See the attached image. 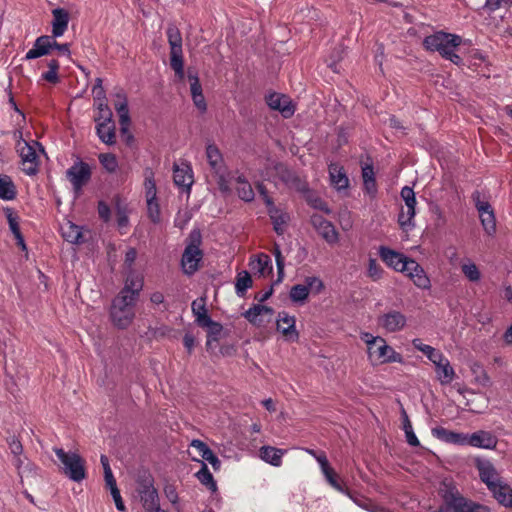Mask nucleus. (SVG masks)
Masks as SVG:
<instances>
[{"label": "nucleus", "mask_w": 512, "mask_h": 512, "mask_svg": "<svg viewBox=\"0 0 512 512\" xmlns=\"http://www.w3.org/2000/svg\"><path fill=\"white\" fill-rule=\"evenodd\" d=\"M37 150L44 152L37 141L20 140L17 143V151L21 158V169L27 175H35L39 170L40 161Z\"/></svg>", "instance_id": "obj_5"}, {"label": "nucleus", "mask_w": 512, "mask_h": 512, "mask_svg": "<svg viewBox=\"0 0 512 512\" xmlns=\"http://www.w3.org/2000/svg\"><path fill=\"white\" fill-rule=\"evenodd\" d=\"M17 196V188L10 176L0 174V199L14 200Z\"/></svg>", "instance_id": "obj_36"}, {"label": "nucleus", "mask_w": 512, "mask_h": 512, "mask_svg": "<svg viewBox=\"0 0 512 512\" xmlns=\"http://www.w3.org/2000/svg\"><path fill=\"white\" fill-rule=\"evenodd\" d=\"M383 272L384 271L378 261L374 258H370L368 261L367 276L372 281H378L382 278Z\"/></svg>", "instance_id": "obj_49"}, {"label": "nucleus", "mask_w": 512, "mask_h": 512, "mask_svg": "<svg viewBox=\"0 0 512 512\" xmlns=\"http://www.w3.org/2000/svg\"><path fill=\"white\" fill-rule=\"evenodd\" d=\"M305 285L308 287V292L319 294L324 289V283L319 277L311 276L305 279Z\"/></svg>", "instance_id": "obj_55"}, {"label": "nucleus", "mask_w": 512, "mask_h": 512, "mask_svg": "<svg viewBox=\"0 0 512 512\" xmlns=\"http://www.w3.org/2000/svg\"><path fill=\"white\" fill-rule=\"evenodd\" d=\"M128 296L117 295L112 302L110 316L115 326L124 329L127 328L135 317V301L128 299Z\"/></svg>", "instance_id": "obj_6"}, {"label": "nucleus", "mask_w": 512, "mask_h": 512, "mask_svg": "<svg viewBox=\"0 0 512 512\" xmlns=\"http://www.w3.org/2000/svg\"><path fill=\"white\" fill-rule=\"evenodd\" d=\"M360 338L367 346L368 359L373 365L403 362L402 355L389 346L381 336L361 332Z\"/></svg>", "instance_id": "obj_1"}, {"label": "nucleus", "mask_w": 512, "mask_h": 512, "mask_svg": "<svg viewBox=\"0 0 512 512\" xmlns=\"http://www.w3.org/2000/svg\"><path fill=\"white\" fill-rule=\"evenodd\" d=\"M60 231L63 238L72 244H77L82 241L81 227L69 220L61 224Z\"/></svg>", "instance_id": "obj_34"}, {"label": "nucleus", "mask_w": 512, "mask_h": 512, "mask_svg": "<svg viewBox=\"0 0 512 512\" xmlns=\"http://www.w3.org/2000/svg\"><path fill=\"white\" fill-rule=\"evenodd\" d=\"M435 371L441 385H448L455 378V371L447 358L435 365Z\"/></svg>", "instance_id": "obj_35"}, {"label": "nucleus", "mask_w": 512, "mask_h": 512, "mask_svg": "<svg viewBox=\"0 0 512 512\" xmlns=\"http://www.w3.org/2000/svg\"><path fill=\"white\" fill-rule=\"evenodd\" d=\"M461 44L460 36L446 32H437L424 39L426 49L439 52L442 57L456 65L462 62L461 57L455 52Z\"/></svg>", "instance_id": "obj_2"}, {"label": "nucleus", "mask_w": 512, "mask_h": 512, "mask_svg": "<svg viewBox=\"0 0 512 512\" xmlns=\"http://www.w3.org/2000/svg\"><path fill=\"white\" fill-rule=\"evenodd\" d=\"M404 273L413 281V283L420 289H429L430 279L426 275L424 269L413 259L408 262Z\"/></svg>", "instance_id": "obj_21"}, {"label": "nucleus", "mask_w": 512, "mask_h": 512, "mask_svg": "<svg viewBox=\"0 0 512 512\" xmlns=\"http://www.w3.org/2000/svg\"><path fill=\"white\" fill-rule=\"evenodd\" d=\"M473 373L477 374L475 377L476 383L482 385V386H488L490 379L487 375V373L481 368L479 365H474L473 367Z\"/></svg>", "instance_id": "obj_60"}, {"label": "nucleus", "mask_w": 512, "mask_h": 512, "mask_svg": "<svg viewBox=\"0 0 512 512\" xmlns=\"http://www.w3.org/2000/svg\"><path fill=\"white\" fill-rule=\"evenodd\" d=\"M144 189L146 200L157 199V188L154 180V172L147 168L144 171Z\"/></svg>", "instance_id": "obj_40"}, {"label": "nucleus", "mask_w": 512, "mask_h": 512, "mask_svg": "<svg viewBox=\"0 0 512 512\" xmlns=\"http://www.w3.org/2000/svg\"><path fill=\"white\" fill-rule=\"evenodd\" d=\"M202 327L208 329V339H207V345L211 344V341H217L219 338V335L222 332V325L218 322H215L211 319L210 324H204Z\"/></svg>", "instance_id": "obj_51"}, {"label": "nucleus", "mask_w": 512, "mask_h": 512, "mask_svg": "<svg viewBox=\"0 0 512 512\" xmlns=\"http://www.w3.org/2000/svg\"><path fill=\"white\" fill-rule=\"evenodd\" d=\"M92 94H93V99H94V103L95 102H100V101H107L106 100V93H105V90L102 86V79L101 78H97L96 81H95V85L93 86V89H92Z\"/></svg>", "instance_id": "obj_58"}, {"label": "nucleus", "mask_w": 512, "mask_h": 512, "mask_svg": "<svg viewBox=\"0 0 512 512\" xmlns=\"http://www.w3.org/2000/svg\"><path fill=\"white\" fill-rule=\"evenodd\" d=\"M356 505L361 507L362 509H365L369 512H373L374 507L377 505L373 501H371L368 498L364 497H355L350 493V496H348Z\"/></svg>", "instance_id": "obj_59"}, {"label": "nucleus", "mask_w": 512, "mask_h": 512, "mask_svg": "<svg viewBox=\"0 0 512 512\" xmlns=\"http://www.w3.org/2000/svg\"><path fill=\"white\" fill-rule=\"evenodd\" d=\"M268 215L273 223L274 231L278 235H282L286 229V225L290 220L289 214L281 208L276 207L274 204L267 207Z\"/></svg>", "instance_id": "obj_25"}, {"label": "nucleus", "mask_w": 512, "mask_h": 512, "mask_svg": "<svg viewBox=\"0 0 512 512\" xmlns=\"http://www.w3.org/2000/svg\"><path fill=\"white\" fill-rule=\"evenodd\" d=\"M311 222L317 232L329 243L334 244L338 241V232L334 225L324 219L322 216L314 214L311 217Z\"/></svg>", "instance_id": "obj_20"}, {"label": "nucleus", "mask_w": 512, "mask_h": 512, "mask_svg": "<svg viewBox=\"0 0 512 512\" xmlns=\"http://www.w3.org/2000/svg\"><path fill=\"white\" fill-rule=\"evenodd\" d=\"M462 272L472 282L480 280L481 274L474 263L463 264Z\"/></svg>", "instance_id": "obj_54"}, {"label": "nucleus", "mask_w": 512, "mask_h": 512, "mask_svg": "<svg viewBox=\"0 0 512 512\" xmlns=\"http://www.w3.org/2000/svg\"><path fill=\"white\" fill-rule=\"evenodd\" d=\"M323 475L325 476V479L327 482L338 492L343 493L347 496H350V491L345 488L337 479V475L335 471L331 468L327 470V472H323Z\"/></svg>", "instance_id": "obj_46"}, {"label": "nucleus", "mask_w": 512, "mask_h": 512, "mask_svg": "<svg viewBox=\"0 0 512 512\" xmlns=\"http://www.w3.org/2000/svg\"><path fill=\"white\" fill-rule=\"evenodd\" d=\"M100 461H101V464H102L103 470H104V479L106 482V486L107 487L114 486L116 484V480L113 476L107 456L101 455Z\"/></svg>", "instance_id": "obj_53"}, {"label": "nucleus", "mask_w": 512, "mask_h": 512, "mask_svg": "<svg viewBox=\"0 0 512 512\" xmlns=\"http://www.w3.org/2000/svg\"><path fill=\"white\" fill-rule=\"evenodd\" d=\"M61 466L60 469L69 479L81 482L86 478L85 460L76 452H66L62 448L53 449Z\"/></svg>", "instance_id": "obj_3"}, {"label": "nucleus", "mask_w": 512, "mask_h": 512, "mask_svg": "<svg viewBox=\"0 0 512 512\" xmlns=\"http://www.w3.org/2000/svg\"><path fill=\"white\" fill-rule=\"evenodd\" d=\"M406 323V316L397 310H389L377 318L378 327L386 333L399 332L404 329Z\"/></svg>", "instance_id": "obj_12"}, {"label": "nucleus", "mask_w": 512, "mask_h": 512, "mask_svg": "<svg viewBox=\"0 0 512 512\" xmlns=\"http://www.w3.org/2000/svg\"><path fill=\"white\" fill-rule=\"evenodd\" d=\"M251 269L259 273L260 275H265L270 272L271 267V259L266 254H260L257 258L250 262Z\"/></svg>", "instance_id": "obj_41"}, {"label": "nucleus", "mask_w": 512, "mask_h": 512, "mask_svg": "<svg viewBox=\"0 0 512 512\" xmlns=\"http://www.w3.org/2000/svg\"><path fill=\"white\" fill-rule=\"evenodd\" d=\"M445 501L453 512H490L487 507L468 501L458 493H449Z\"/></svg>", "instance_id": "obj_15"}, {"label": "nucleus", "mask_w": 512, "mask_h": 512, "mask_svg": "<svg viewBox=\"0 0 512 512\" xmlns=\"http://www.w3.org/2000/svg\"><path fill=\"white\" fill-rule=\"evenodd\" d=\"M236 191L239 198L245 202H251L255 197L251 184L243 175H239L236 178Z\"/></svg>", "instance_id": "obj_39"}, {"label": "nucleus", "mask_w": 512, "mask_h": 512, "mask_svg": "<svg viewBox=\"0 0 512 512\" xmlns=\"http://www.w3.org/2000/svg\"><path fill=\"white\" fill-rule=\"evenodd\" d=\"M285 452L286 450L272 446H263L259 450L260 458L275 467L281 466Z\"/></svg>", "instance_id": "obj_33"}, {"label": "nucleus", "mask_w": 512, "mask_h": 512, "mask_svg": "<svg viewBox=\"0 0 512 512\" xmlns=\"http://www.w3.org/2000/svg\"><path fill=\"white\" fill-rule=\"evenodd\" d=\"M288 187L302 193L308 192L307 182L301 179L298 175H295L294 178H292V181L288 184Z\"/></svg>", "instance_id": "obj_61"}, {"label": "nucleus", "mask_w": 512, "mask_h": 512, "mask_svg": "<svg viewBox=\"0 0 512 512\" xmlns=\"http://www.w3.org/2000/svg\"><path fill=\"white\" fill-rule=\"evenodd\" d=\"M99 161H100L101 165L104 167V169L109 173L115 172L118 168V161L114 154H111V153L100 154Z\"/></svg>", "instance_id": "obj_47"}, {"label": "nucleus", "mask_w": 512, "mask_h": 512, "mask_svg": "<svg viewBox=\"0 0 512 512\" xmlns=\"http://www.w3.org/2000/svg\"><path fill=\"white\" fill-rule=\"evenodd\" d=\"M191 237L192 242L186 246L181 260L183 271L188 275H191L198 270L199 263L203 257V253L199 248V234H197L196 237L192 234Z\"/></svg>", "instance_id": "obj_10"}, {"label": "nucleus", "mask_w": 512, "mask_h": 512, "mask_svg": "<svg viewBox=\"0 0 512 512\" xmlns=\"http://www.w3.org/2000/svg\"><path fill=\"white\" fill-rule=\"evenodd\" d=\"M266 102L271 109L279 111L285 118L291 117L295 112L291 99L284 94L271 93L266 97Z\"/></svg>", "instance_id": "obj_19"}, {"label": "nucleus", "mask_w": 512, "mask_h": 512, "mask_svg": "<svg viewBox=\"0 0 512 512\" xmlns=\"http://www.w3.org/2000/svg\"><path fill=\"white\" fill-rule=\"evenodd\" d=\"M94 107L98 110L97 115L94 117V121H110L113 120V114L109 108L107 101L95 102Z\"/></svg>", "instance_id": "obj_44"}, {"label": "nucleus", "mask_w": 512, "mask_h": 512, "mask_svg": "<svg viewBox=\"0 0 512 512\" xmlns=\"http://www.w3.org/2000/svg\"><path fill=\"white\" fill-rule=\"evenodd\" d=\"M192 312L195 316L196 323L202 327L204 324H210L211 318L207 314L206 303L204 298L194 300L191 305Z\"/></svg>", "instance_id": "obj_38"}, {"label": "nucleus", "mask_w": 512, "mask_h": 512, "mask_svg": "<svg viewBox=\"0 0 512 512\" xmlns=\"http://www.w3.org/2000/svg\"><path fill=\"white\" fill-rule=\"evenodd\" d=\"M187 77L190 83L191 96L202 94V86L200 84L197 73L189 69Z\"/></svg>", "instance_id": "obj_56"}, {"label": "nucleus", "mask_w": 512, "mask_h": 512, "mask_svg": "<svg viewBox=\"0 0 512 512\" xmlns=\"http://www.w3.org/2000/svg\"><path fill=\"white\" fill-rule=\"evenodd\" d=\"M309 292L306 285L297 284L290 290V298L295 303H303L308 298Z\"/></svg>", "instance_id": "obj_45"}, {"label": "nucleus", "mask_w": 512, "mask_h": 512, "mask_svg": "<svg viewBox=\"0 0 512 512\" xmlns=\"http://www.w3.org/2000/svg\"><path fill=\"white\" fill-rule=\"evenodd\" d=\"M295 317L290 316L287 312H280L277 318V330L290 341L298 339V332L295 328Z\"/></svg>", "instance_id": "obj_23"}, {"label": "nucleus", "mask_w": 512, "mask_h": 512, "mask_svg": "<svg viewBox=\"0 0 512 512\" xmlns=\"http://www.w3.org/2000/svg\"><path fill=\"white\" fill-rule=\"evenodd\" d=\"M510 0H486L485 8L490 12H494L509 4Z\"/></svg>", "instance_id": "obj_64"}, {"label": "nucleus", "mask_w": 512, "mask_h": 512, "mask_svg": "<svg viewBox=\"0 0 512 512\" xmlns=\"http://www.w3.org/2000/svg\"><path fill=\"white\" fill-rule=\"evenodd\" d=\"M50 53V36L44 35L38 37L33 47L26 53L25 59H36Z\"/></svg>", "instance_id": "obj_32"}, {"label": "nucleus", "mask_w": 512, "mask_h": 512, "mask_svg": "<svg viewBox=\"0 0 512 512\" xmlns=\"http://www.w3.org/2000/svg\"><path fill=\"white\" fill-rule=\"evenodd\" d=\"M52 34L53 37H61L68 28L69 13L63 8L52 10Z\"/></svg>", "instance_id": "obj_28"}, {"label": "nucleus", "mask_w": 512, "mask_h": 512, "mask_svg": "<svg viewBox=\"0 0 512 512\" xmlns=\"http://www.w3.org/2000/svg\"><path fill=\"white\" fill-rule=\"evenodd\" d=\"M472 200L478 211L484 231L490 236L494 235L496 232V218L493 208L487 201L481 199V193L479 191H475L472 194Z\"/></svg>", "instance_id": "obj_11"}, {"label": "nucleus", "mask_w": 512, "mask_h": 512, "mask_svg": "<svg viewBox=\"0 0 512 512\" xmlns=\"http://www.w3.org/2000/svg\"><path fill=\"white\" fill-rule=\"evenodd\" d=\"M401 198L405 203V207H402L398 215V224L404 231H409L415 227V215H416V196L413 189L409 186H404L401 189Z\"/></svg>", "instance_id": "obj_8"}, {"label": "nucleus", "mask_w": 512, "mask_h": 512, "mask_svg": "<svg viewBox=\"0 0 512 512\" xmlns=\"http://www.w3.org/2000/svg\"><path fill=\"white\" fill-rule=\"evenodd\" d=\"M166 34L170 46V66L178 80L183 81L185 73L181 33L175 25L170 24L167 27Z\"/></svg>", "instance_id": "obj_4"}, {"label": "nucleus", "mask_w": 512, "mask_h": 512, "mask_svg": "<svg viewBox=\"0 0 512 512\" xmlns=\"http://www.w3.org/2000/svg\"><path fill=\"white\" fill-rule=\"evenodd\" d=\"M137 490L143 507L147 512H164L160 509L158 492L153 485V479L150 475L144 476L139 480Z\"/></svg>", "instance_id": "obj_9"}, {"label": "nucleus", "mask_w": 512, "mask_h": 512, "mask_svg": "<svg viewBox=\"0 0 512 512\" xmlns=\"http://www.w3.org/2000/svg\"><path fill=\"white\" fill-rule=\"evenodd\" d=\"M489 491L501 505L512 506V488L503 480L491 487Z\"/></svg>", "instance_id": "obj_31"}, {"label": "nucleus", "mask_w": 512, "mask_h": 512, "mask_svg": "<svg viewBox=\"0 0 512 512\" xmlns=\"http://www.w3.org/2000/svg\"><path fill=\"white\" fill-rule=\"evenodd\" d=\"M147 211L150 220L154 223L160 222V206L157 199L146 200Z\"/></svg>", "instance_id": "obj_52"}, {"label": "nucleus", "mask_w": 512, "mask_h": 512, "mask_svg": "<svg viewBox=\"0 0 512 512\" xmlns=\"http://www.w3.org/2000/svg\"><path fill=\"white\" fill-rule=\"evenodd\" d=\"M96 133L99 139L107 144L113 145L116 142L115 124L113 120L110 121H95Z\"/></svg>", "instance_id": "obj_30"}, {"label": "nucleus", "mask_w": 512, "mask_h": 512, "mask_svg": "<svg viewBox=\"0 0 512 512\" xmlns=\"http://www.w3.org/2000/svg\"><path fill=\"white\" fill-rule=\"evenodd\" d=\"M498 444V438L490 431L478 430L472 434H467L466 445L494 450Z\"/></svg>", "instance_id": "obj_16"}, {"label": "nucleus", "mask_w": 512, "mask_h": 512, "mask_svg": "<svg viewBox=\"0 0 512 512\" xmlns=\"http://www.w3.org/2000/svg\"><path fill=\"white\" fill-rule=\"evenodd\" d=\"M173 180L178 187L190 190L193 184V171L189 164L174 165Z\"/></svg>", "instance_id": "obj_24"}, {"label": "nucleus", "mask_w": 512, "mask_h": 512, "mask_svg": "<svg viewBox=\"0 0 512 512\" xmlns=\"http://www.w3.org/2000/svg\"><path fill=\"white\" fill-rule=\"evenodd\" d=\"M475 465L479 472L480 479L486 484L488 489L502 481L491 461L487 459H477Z\"/></svg>", "instance_id": "obj_18"}, {"label": "nucleus", "mask_w": 512, "mask_h": 512, "mask_svg": "<svg viewBox=\"0 0 512 512\" xmlns=\"http://www.w3.org/2000/svg\"><path fill=\"white\" fill-rule=\"evenodd\" d=\"M196 476L203 485L213 489L216 487L213 476L205 463H202V468L197 472Z\"/></svg>", "instance_id": "obj_50"}, {"label": "nucleus", "mask_w": 512, "mask_h": 512, "mask_svg": "<svg viewBox=\"0 0 512 512\" xmlns=\"http://www.w3.org/2000/svg\"><path fill=\"white\" fill-rule=\"evenodd\" d=\"M252 286V279L248 272L243 271L238 274L235 283L236 294L240 297L244 296L247 289Z\"/></svg>", "instance_id": "obj_42"}, {"label": "nucleus", "mask_w": 512, "mask_h": 512, "mask_svg": "<svg viewBox=\"0 0 512 512\" xmlns=\"http://www.w3.org/2000/svg\"><path fill=\"white\" fill-rule=\"evenodd\" d=\"M116 97H117V101L115 102L114 106L118 113V116L128 114L129 109H128V101H127L126 96L123 93H117Z\"/></svg>", "instance_id": "obj_57"}, {"label": "nucleus", "mask_w": 512, "mask_h": 512, "mask_svg": "<svg viewBox=\"0 0 512 512\" xmlns=\"http://www.w3.org/2000/svg\"><path fill=\"white\" fill-rule=\"evenodd\" d=\"M379 256L387 266L398 272L405 271L408 262L411 260L410 258L404 256L402 253H399L385 246H380Z\"/></svg>", "instance_id": "obj_17"}, {"label": "nucleus", "mask_w": 512, "mask_h": 512, "mask_svg": "<svg viewBox=\"0 0 512 512\" xmlns=\"http://www.w3.org/2000/svg\"><path fill=\"white\" fill-rule=\"evenodd\" d=\"M68 180L71 182L75 192L81 191L82 187L90 180V166L83 162H75L66 172Z\"/></svg>", "instance_id": "obj_13"}, {"label": "nucleus", "mask_w": 512, "mask_h": 512, "mask_svg": "<svg viewBox=\"0 0 512 512\" xmlns=\"http://www.w3.org/2000/svg\"><path fill=\"white\" fill-rule=\"evenodd\" d=\"M432 434L439 440L455 445H466L467 434L454 432L443 427H436L432 429Z\"/></svg>", "instance_id": "obj_26"}, {"label": "nucleus", "mask_w": 512, "mask_h": 512, "mask_svg": "<svg viewBox=\"0 0 512 512\" xmlns=\"http://www.w3.org/2000/svg\"><path fill=\"white\" fill-rule=\"evenodd\" d=\"M206 158H207V161H208L211 171L213 172V174L216 177L219 189L224 193L229 192L230 191L229 175L226 171L223 156L216 145H214V144L207 145Z\"/></svg>", "instance_id": "obj_7"}, {"label": "nucleus", "mask_w": 512, "mask_h": 512, "mask_svg": "<svg viewBox=\"0 0 512 512\" xmlns=\"http://www.w3.org/2000/svg\"><path fill=\"white\" fill-rule=\"evenodd\" d=\"M272 315V308L264 305H255L244 314L245 318L254 325H261L265 321H270Z\"/></svg>", "instance_id": "obj_27"}, {"label": "nucleus", "mask_w": 512, "mask_h": 512, "mask_svg": "<svg viewBox=\"0 0 512 512\" xmlns=\"http://www.w3.org/2000/svg\"><path fill=\"white\" fill-rule=\"evenodd\" d=\"M144 279L140 274L134 272L129 273L125 280V285L119 292L121 296H128L131 300L137 301L141 290L143 289Z\"/></svg>", "instance_id": "obj_22"}, {"label": "nucleus", "mask_w": 512, "mask_h": 512, "mask_svg": "<svg viewBox=\"0 0 512 512\" xmlns=\"http://www.w3.org/2000/svg\"><path fill=\"white\" fill-rule=\"evenodd\" d=\"M295 175L296 174L289 170L283 163L276 161H268L264 171L262 172L264 180L276 182L277 179H279L287 186Z\"/></svg>", "instance_id": "obj_14"}, {"label": "nucleus", "mask_w": 512, "mask_h": 512, "mask_svg": "<svg viewBox=\"0 0 512 512\" xmlns=\"http://www.w3.org/2000/svg\"><path fill=\"white\" fill-rule=\"evenodd\" d=\"M329 176L331 185L338 191L348 188L349 179L344 168L339 164L331 163L329 165Z\"/></svg>", "instance_id": "obj_29"}, {"label": "nucleus", "mask_w": 512, "mask_h": 512, "mask_svg": "<svg viewBox=\"0 0 512 512\" xmlns=\"http://www.w3.org/2000/svg\"><path fill=\"white\" fill-rule=\"evenodd\" d=\"M108 488L111 491V495H112L113 500L115 502L116 508L118 510H120V511H124L125 510V505H124V502H123L122 497L120 495V491L117 488V485L115 484L114 486H110Z\"/></svg>", "instance_id": "obj_63"}, {"label": "nucleus", "mask_w": 512, "mask_h": 512, "mask_svg": "<svg viewBox=\"0 0 512 512\" xmlns=\"http://www.w3.org/2000/svg\"><path fill=\"white\" fill-rule=\"evenodd\" d=\"M6 216L9 223L10 230L18 240V244L25 248L24 240L20 232L17 217L14 215L11 209L6 210Z\"/></svg>", "instance_id": "obj_43"}, {"label": "nucleus", "mask_w": 512, "mask_h": 512, "mask_svg": "<svg viewBox=\"0 0 512 512\" xmlns=\"http://www.w3.org/2000/svg\"><path fill=\"white\" fill-rule=\"evenodd\" d=\"M48 68L49 70L42 74V78L46 80L47 82L56 84L59 82V76H58V69H59V62L55 59H52L48 62Z\"/></svg>", "instance_id": "obj_48"}, {"label": "nucleus", "mask_w": 512, "mask_h": 512, "mask_svg": "<svg viewBox=\"0 0 512 512\" xmlns=\"http://www.w3.org/2000/svg\"><path fill=\"white\" fill-rule=\"evenodd\" d=\"M362 178L365 192L371 197H375L377 193V185L372 164H365L362 166Z\"/></svg>", "instance_id": "obj_37"}, {"label": "nucleus", "mask_w": 512, "mask_h": 512, "mask_svg": "<svg viewBox=\"0 0 512 512\" xmlns=\"http://www.w3.org/2000/svg\"><path fill=\"white\" fill-rule=\"evenodd\" d=\"M307 200L309 201L311 206L314 207L315 209L321 210L327 214L331 212L328 205L319 197L308 195Z\"/></svg>", "instance_id": "obj_62"}]
</instances>
